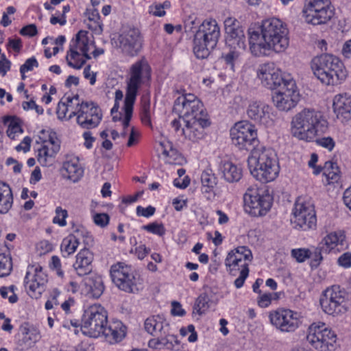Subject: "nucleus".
I'll return each mask as SVG.
<instances>
[{
	"label": "nucleus",
	"mask_w": 351,
	"mask_h": 351,
	"mask_svg": "<svg viewBox=\"0 0 351 351\" xmlns=\"http://www.w3.org/2000/svg\"><path fill=\"white\" fill-rule=\"evenodd\" d=\"M221 59L224 62L226 69L232 72L235 71V69L239 67L241 63V53L234 47L233 49H230L228 52L224 53Z\"/></svg>",
	"instance_id": "nucleus-40"
},
{
	"label": "nucleus",
	"mask_w": 351,
	"mask_h": 351,
	"mask_svg": "<svg viewBox=\"0 0 351 351\" xmlns=\"http://www.w3.org/2000/svg\"><path fill=\"white\" fill-rule=\"evenodd\" d=\"M337 263L339 266L343 267L344 268L351 267V253L345 252L343 254H341L339 257Z\"/></svg>",
	"instance_id": "nucleus-58"
},
{
	"label": "nucleus",
	"mask_w": 351,
	"mask_h": 351,
	"mask_svg": "<svg viewBox=\"0 0 351 351\" xmlns=\"http://www.w3.org/2000/svg\"><path fill=\"white\" fill-rule=\"evenodd\" d=\"M309 248L293 249L291 252V256L295 258L297 262L303 263L308 258Z\"/></svg>",
	"instance_id": "nucleus-50"
},
{
	"label": "nucleus",
	"mask_w": 351,
	"mask_h": 351,
	"mask_svg": "<svg viewBox=\"0 0 351 351\" xmlns=\"http://www.w3.org/2000/svg\"><path fill=\"white\" fill-rule=\"evenodd\" d=\"M145 329L155 337L148 341V346L150 348L180 350V342L178 337L171 333L169 324L162 316L155 315L148 317L145 322Z\"/></svg>",
	"instance_id": "nucleus-6"
},
{
	"label": "nucleus",
	"mask_w": 351,
	"mask_h": 351,
	"mask_svg": "<svg viewBox=\"0 0 351 351\" xmlns=\"http://www.w3.org/2000/svg\"><path fill=\"white\" fill-rule=\"evenodd\" d=\"M225 33L226 35V42L229 45H236L240 49H245V34L241 23L226 24Z\"/></svg>",
	"instance_id": "nucleus-33"
},
{
	"label": "nucleus",
	"mask_w": 351,
	"mask_h": 351,
	"mask_svg": "<svg viewBox=\"0 0 351 351\" xmlns=\"http://www.w3.org/2000/svg\"><path fill=\"white\" fill-rule=\"evenodd\" d=\"M173 111L184 121L207 116L202 103L193 94L179 96L174 102Z\"/></svg>",
	"instance_id": "nucleus-16"
},
{
	"label": "nucleus",
	"mask_w": 351,
	"mask_h": 351,
	"mask_svg": "<svg viewBox=\"0 0 351 351\" xmlns=\"http://www.w3.org/2000/svg\"><path fill=\"white\" fill-rule=\"evenodd\" d=\"M110 217L106 213H97L93 217L94 222L100 227H104L109 223Z\"/></svg>",
	"instance_id": "nucleus-54"
},
{
	"label": "nucleus",
	"mask_w": 351,
	"mask_h": 351,
	"mask_svg": "<svg viewBox=\"0 0 351 351\" xmlns=\"http://www.w3.org/2000/svg\"><path fill=\"white\" fill-rule=\"evenodd\" d=\"M217 23H201L193 39V53L198 59H205L215 48L220 37Z\"/></svg>",
	"instance_id": "nucleus-8"
},
{
	"label": "nucleus",
	"mask_w": 351,
	"mask_h": 351,
	"mask_svg": "<svg viewBox=\"0 0 351 351\" xmlns=\"http://www.w3.org/2000/svg\"><path fill=\"white\" fill-rule=\"evenodd\" d=\"M328 130V122L323 112L306 108L294 115L291 121V134L298 140L313 142Z\"/></svg>",
	"instance_id": "nucleus-2"
},
{
	"label": "nucleus",
	"mask_w": 351,
	"mask_h": 351,
	"mask_svg": "<svg viewBox=\"0 0 351 351\" xmlns=\"http://www.w3.org/2000/svg\"><path fill=\"white\" fill-rule=\"evenodd\" d=\"M287 77L285 80V84L278 88L272 96L275 106L279 110L285 112L296 106L299 96L295 81L293 77Z\"/></svg>",
	"instance_id": "nucleus-17"
},
{
	"label": "nucleus",
	"mask_w": 351,
	"mask_h": 351,
	"mask_svg": "<svg viewBox=\"0 0 351 351\" xmlns=\"http://www.w3.org/2000/svg\"><path fill=\"white\" fill-rule=\"evenodd\" d=\"M317 145L328 149L329 151L332 150L335 145V141L331 137H324L316 139Z\"/></svg>",
	"instance_id": "nucleus-55"
},
{
	"label": "nucleus",
	"mask_w": 351,
	"mask_h": 351,
	"mask_svg": "<svg viewBox=\"0 0 351 351\" xmlns=\"http://www.w3.org/2000/svg\"><path fill=\"white\" fill-rule=\"evenodd\" d=\"M152 77V69L145 58H141L133 63L128 71L126 78V93L124 99L125 110L124 126L128 125L133 113V108L138 90L143 85L148 83Z\"/></svg>",
	"instance_id": "nucleus-3"
},
{
	"label": "nucleus",
	"mask_w": 351,
	"mask_h": 351,
	"mask_svg": "<svg viewBox=\"0 0 351 351\" xmlns=\"http://www.w3.org/2000/svg\"><path fill=\"white\" fill-rule=\"evenodd\" d=\"M112 282L121 290L128 293H136L142 289L141 280L136 276L132 267L119 262L110 267Z\"/></svg>",
	"instance_id": "nucleus-10"
},
{
	"label": "nucleus",
	"mask_w": 351,
	"mask_h": 351,
	"mask_svg": "<svg viewBox=\"0 0 351 351\" xmlns=\"http://www.w3.org/2000/svg\"><path fill=\"white\" fill-rule=\"evenodd\" d=\"M287 23H251L247 29L250 50L256 57L285 51L289 45Z\"/></svg>",
	"instance_id": "nucleus-1"
},
{
	"label": "nucleus",
	"mask_w": 351,
	"mask_h": 351,
	"mask_svg": "<svg viewBox=\"0 0 351 351\" xmlns=\"http://www.w3.org/2000/svg\"><path fill=\"white\" fill-rule=\"evenodd\" d=\"M23 132L20 124L14 119H11L6 131L7 135L11 139H15L16 136Z\"/></svg>",
	"instance_id": "nucleus-48"
},
{
	"label": "nucleus",
	"mask_w": 351,
	"mask_h": 351,
	"mask_svg": "<svg viewBox=\"0 0 351 351\" xmlns=\"http://www.w3.org/2000/svg\"><path fill=\"white\" fill-rule=\"evenodd\" d=\"M171 314L174 316L182 317L186 314V311L182 308L180 302L173 301L171 303Z\"/></svg>",
	"instance_id": "nucleus-64"
},
{
	"label": "nucleus",
	"mask_w": 351,
	"mask_h": 351,
	"mask_svg": "<svg viewBox=\"0 0 351 351\" xmlns=\"http://www.w3.org/2000/svg\"><path fill=\"white\" fill-rule=\"evenodd\" d=\"M141 228L158 237H163L166 233V228H165V226L162 223H158V221H154L143 226Z\"/></svg>",
	"instance_id": "nucleus-47"
},
{
	"label": "nucleus",
	"mask_w": 351,
	"mask_h": 351,
	"mask_svg": "<svg viewBox=\"0 0 351 351\" xmlns=\"http://www.w3.org/2000/svg\"><path fill=\"white\" fill-rule=\"evenodd\" d=\"M106 341L111 344L121 341L126 335V327L122 322L115 319L108 322L102 331Z\"/></svg>",
	"instance_id": "nucleus-29"
},
{
	"label": "nucleus",
	"mask_w": 351,
	"mask_h": 351,
	"mask_svg": "<svg viewBox=\"0 0 351 351\" xmlns=\"http://www.w3.org/2000/svg\"><path fill=\"white\" fill-rule=\"evenodd\" d=\"M243 199L247 210L257 217L265 215L270 210L273 199L267 190L249 188Z\"/></svg>",
	"instance_id": "nucleus-14"
},
{
	"label": "nucleus",
	"mask_w": 351,
	"mask_h": 351,
	"mask_svg": "<svg viewBox=\"0 0 351 351\" xmlns=\"http://www.w3.org/2000/svg\"><path fill=\"white\" fill-rule=\"evenodd\" d=\"M150 117V103L149 101L143 102L141 107V119L145 123H149Z\"/></svg>",
	"instance_id": "nucleus-59"
},
{
	"label": "nucleus",
	"mask_w": 351,
	"mask_h": 351,
	"mask_svg": "<svg viewBox=\"0 0 351 351\" xmlns=\"http://www.w3.org/2000/svg\"><path fill=\"white\" fill-rule=\"evenodd\" d=\"M111 43L123 56L134 57L142 49L143 37L138 29L130 23H125L119 33L113 34Z\"/></svg>",
	"instance_id": "nucleus-7"
},
{
	"label": "nucleus",
	"mask_w": 351,
	"mask_h": 351,
	"mask_svg": "<svg viewBox=\"0 0 351 351\" xmlns=\"http://www.w3.org/2000/svg\"><path fill=\"white\" fill-rule=\"evenodd\" d=\"M185 122V126L182 129V133L189 140L195 142L204 136V129L210 125L207 116L190 119Z\"/></svg>",
	"instance_id": "nucleus-28"
},
{
	"label": "nucleus",
	"mask_w": 351,
	"mask_h": 351,
	"mask_svg": "<svg viewBox=\"0 0 351 351\" xmlns=\"http://www.w3.org/2000/svg\"><path fill=\"white\" fill-rule=\"evenodd\" d=\"M247 165L252 176L261 182L274 180L280 171L275 152L262 146L252 150L247 158Z\"/></svg>",
	"instance_id": "nucleus-4"
},
{
	"label": "nucleus",
	"mask_w": 351,
	"mask_h": 351,
	"mask_svg": "<svg viewBox=\"0 0 351 351\" xmlns=\"http://www.w3.org/2000/svg\"><path fill=\"white\" fill-rule=\"evenodd\" d=\"M93 259L94 255L88 248L85 247L77 253L73 268L79 276H84L91 273Z\"/></svg>",
	"instance_id": "nucleus-32"
},
{
	"label": "nucleus",
	"mask_w": 351,
	"mask_h": 351,
	"mask_svg": "<svg viewBox=\"0 0 351 351\" xmlns=\"http://www.w3.org/2000/svg\"><path fill=\"white\" fill-rule=\"evenodd\" d=\"M336 334L323 322H314L307 330L306 340L315 349L326 351L336 342Z\"/></svg>",
	"instance_id": "nucleus-15"
},
{
	"label": "nucleus",
	"mask_w": 351,
	"mask_h": 351,
	"mask_svg": "<svg viewBox=\"0 0 351 351\" xmlns=\"http://www.w3.org/2000/svg\"><path fill=\"white\" fill-rule=\"evenodd\" d=\"M22 106L25 110H28L29 109H35L38 114H42L44 112L43 108L37 105L34 100H30L29 101H23Z\"/></svg>",
	"instance_id": "nucleus-62"
},
{
	"label": "nucleus",
	"mask_w": 351,
	"mask_h": 351,
	"mask_svg": "<svg viewBox=\"0 0 351 351\" xmlns=\"http://www.w3.org/2000/svg\"><path fill=\"white\" fill-rule=\"evenodd\" d=\"M156 209L152 206H149L146 208H143L141 206H138L136 208V215L138 216H143L145 217H150L155 213Z\"/></svg>",
	"instance_id": "nucleus-56"
},
{
	"label": "nucleus",
	"mask_w": 351,
	"mask_h": 351,
	"mask_svg": "<svg viewBox=\"0 0 351 351\" xmlns=\"http://www.w3.org/2000/svg\"><path fill=\"white\" fill-rule=\"evenodd\" d=\"M87 293L90 297L99 298L104 292V286L102 279L97 275H91L84 279Z\"/></svg>",
	"instance_id": "nucleus-36"
},
{
	"label": "nucleus",
	"mask_w": 351,
	"mask_h": 351,
	"mask_svg": "<svg viewBox=\"0 0 351 351\" xmlns=\"http://www.w3.org/2000/svg\"><path fill=\"white\" fill-rule=\"evenodd\" d=\"M308 258L311 259L310 266L312 269L317 268L323 260L322 252H324V247L318 245L317 247L309 248Z\"/></svg>",
	"instance_id": "nucleus-45"
},
{
	"label": "nucleus",
	"mask_w": 351,
	"mask_h": 351,
	"mask_svg": "<svg viewBox=\"0 0 351 351\" xmlns=\"http://www.w3.org/2000/svg\"><path fill=\"white\" fill-rule=\"evenodd\" d=\"M342 241L343 235L334 232L327 234L319 245L324 247L325 253H329L335 250L339 244H341Z\"/></svg>",
	"instance_id": "nucleus-42"
},
{
	"label": "nucleus",
	"mask_w": 351,
	"mask_h": 351,
	"mask_svg": "<svg viewBox=\"0 0 351 351\" xmlns=\"http://www.w3.org/2000/svg\"><path fill=\"white\" fill-rule=\"evenodd\" d=\"M347 292L339 285L326 289L319 299L323 311L330 315H338L346 312Z\"/></svg>",
	"instance_id": "nucleus-11"
},
{
	"label": "nucleus",
	"mask_w": 351,
	"mask_h": 351,
	"mask_svg": "<svg viewBox=\"0 0 351 351\" xmlns=\"http://www.w3.org/2000/svg\"><path fill=\"white\" fill-rule=\"evenodd\" d=\"M12 269V263L10 254L0 252V277L9 275Z\"/></svg>",
	"instance_id": "nucleus-46"
},
{
	"label": "nucleus",
	"mask_w": 351,
	"mask_h": 351,
	"mask_svg": "<svg viewBox=\"0 0 351 351\" xmlns=\"http://www.w3.org/2000/svg\"><path fill=\"white\" fill-rule=\"evenodd\" d=\"M62 174L64 178L73 182L79 181L84 175V169L80 163L78 157L67 155L62 166Z\"/></svg>",
	"instance_id": "nucleus-30"
},
{
	"label": "nucleus",
	"mask_w": 351,
	"mask_h": 351,
	"mask_svg": "<svg viewBox=\"0 0 351 351\" xmlns=\"http://www.w3.org/2000/svg\"><path fill=\"white\" fill-rule=\"evenodd\" d=\"M102 119L99 107L92 101H82V107L78 111L77 123L83 129L96 128Z\"/></svg>",
	"instance_id": "nucleus-24"
},
{
	"label": "nucleus",
	"mask_w": 351,
	"mask_h": 351,
	"mask_svg": "<svg viewBox=\"0 0 351 351\" xmlns=\"http://www.w3.org/2000/svg\"><path fill=\"white\" fill-rule=\"evenodd\" d=\"M82 101L76 95L73 97L64 96L59 101L56 114L59 119H71L73 117H77L78 111L82 107Z\"/></svg>",
	"instance_id": "nucleus-27"
},
{
	"label": "nucleus",
	"mask_w": 351,
	"mask_h": 351,
	"mask_svg": "<svg viewBox=\"0 0 351 351\" xmlns=\"http://www.w3.org/2000/svg\"><path fill=\"white\" fill-rule=\"evenodd\" d=\"M78 245L79 244L77 243V241H75L73 237H70L68 235L63 239L60 245V250L62 256L67 257L73 254L77 250Z\"/></svg>",
	"instance_id": "nucleus-43"
},
{
	"label": "nucleus",
	"mask_w": 351,
	"mask_h": 351,
	"mask_svg": "<svg viewBox=\"0 0 351 351\" xmlns=\"http://www.w3.org/2000/svg\"><path fill=\"white\" fill-rule=\"evenodd\" d=\"M335 14V8L330 0H311L302 10L306 22H312L314 19L318 22H328Z\"/></svg>",
	"instance_id": "nucleus-20"
},
{
	"label": "nucleus",
	"mask_w": 351,
	"mask_h": 351,
	"mask_svg": "<svg viewBox=\"0 0 351 351\" xmlns=\"http://www.w3.org/2000/svg\"><path fill=\"white\" fill-rule=\"evenodd\" d=\"M0 294L2 298H8L9 302L12 304L17 301V296L14 292V286L1 287Z\"/></svg>",
	"instance_id": "nucleus-52"
},
{
	"label": "nucleus",
	"mask_w": 351,
	"mask_h": 351,
	"mask_svg": "<svg viewBox=\"0 0 351 351\" xmlns=\"http://www.w3.org/2000/svg\"><path fill=\"white\" fill-rule=\"evenodd\" d=\"M13 204V195L10 186L0 182V213H7Z\"/></svg>",
	"instance_id": "nucleus-37"
},
{
	"label": "nucleus",
	"mask_w": 351,
	"mask_h": 351,
	"mask_svg": "<svg viewBox=\"0 0 351 351\" xmlns=\"http://www.w3.org/2000/svg\"><path fill=\"white\" fill-rule=\"evenodd\" d=\"M239 273V277L234 282V285L237 289H240L243 286L245 280L249 275V269H243Z\"/></svg>",
	"instance_id": "nucleus-61"
},
{
	"label": "nucleus",
	"mask_w": 351,
	"mask_h": 351,
	"mask_svg": "<svg viewBox=\"0 0 351 351\" xmlns=\"http://www.w3.org/2000/svg\"><path fill=\"white\" fill-rule=\"evenodd\" d=\"M67 216L68 214L66 210L62 209L60 206L57 207L56 208V216L53 219V222L58 224L60 226H65L66 224L65 219Z\"/></svg>",
	"instance_id": "nucleus-51"
},
{
	"label": "nucleus",
	"mask_w": 351,
	"mask_h": 351,
	"mask_svg": "<svg viewBox=\"0 0 351 351\" xmlns=\"http://www.w3.org/2000/svg\"><path fill=\"white\" fill-rule=\"evenodd\" d=\"M32 138L29 136H25L21 143L16 147L17 152L23 151L26 153L30 150Z\"/></svg>",
	"instance_id": "nucleus-63"
},
{
	"label": "nucleus",
	"mask_w": 351,
	"mask_h": 351,
	"mask_svg": "<svg viewBox=\"0 0 351 351\" xmlns=\"http://www.w3.org/2000/svg\"><path fill=\"white\" fill-rule=\"evenodd\" d=\"M252 260V254L250 249L245 246H239L228 252L225 265L227 271L232 276L245 269Z\"/></svg>",
	"instance_id": "nucleus-23"
},
{
	"label": "nucleus",
	"mask_w": 351,
	"mask_h": 351,
	"mask_svg": "<svg viewBox=\"0 0 351 351\" xmlns=\"http://www.w3.org/2000/svg\"><path fill=\"white\" fill-rule=\"evenodd\" d=\"M40 339V332L34 328H21L18 346L21 350L32 348Z\"/></svg>",
	"instance_id": "nucleus-34"
},
{
	"label": "nucleus",
	"mask_w": 351,
	"mask_h": 351,
	"mask_svg": "<svg viewBox=\"0 0 351 351\" xmlns=\"http://www.w3.org/2000/svg\"><path fill=\"white\" fill-rule=\"evenodd\" d=\"M47 281V275L41 266L28 267L24 278V285L31 298H39L45 290Z\"/></svg>",
	"instance_id": "nucleus-21"
},
{
	"label": "nucleus",
	"mask_w": 351,
	"mask_h": 351,
	"mask_svg": "<svg viewBox=\"0 0 351 351\" xmlns=\"http://www.w3.org/2000/svg\"><path fill=\"white\" fill-rule=\"evenodd\" d=\"M70 237H73L77 243L82 241L85 245L90 246L93 244V238L90 233L82 225L73 224L71 228V233L69 234Z\"/></svg>",
	"instance_id": "nucleus-38"
},
{
	"label": "nucleus",
	"mask_w": 351,
	"mask_h": 351,
	"mask_svg": "<svg viewBox=\"0 0 351 351\" xmlns=\"http://www.w3.org/2000/svg\"><path fill=\"white\" fill-rule=\"evenodd\" d=\"M232 143L239 149H257L258 144L255 126L247 121L237 122L230 130Z\"/></svg>",
	"instance_id": "nucleus-13"
},
{
	"label": "nucleus",
	"mask_w": 351,
	"mask_h": 351,
	"mask_svg": "<svg viewBox=\"0 0 351 351\" xmlns=\"http://www.w3.org/2000/svg\"><path fill=\"white\" fill-rule=\"evenodd\" d=\"M86 31H80L76 35L75 48H70L67 53L66 60L69 66L79 69L82 67L87 60L91 58L90 56V48L93 43H89Z\"/></svg>",
	"instance_id": "nucleus-18"
},
{
	"label": "nucleus",
	"mask_w": 351,
	"mask_h": 351,
	"mask_svg": "<svg viewBox=\"0 0 351 351\" xmlns=\"http://www.w3.org/2000/svg\"><path fill=\"white\" fill-rule=\"evenodd\" d=\"M50 267L52 270L60 278L64 277V271L62 269L60 259L57 256H53L51 258Z\"/></svg>",
	"instance_id": "nucleus-53"
},
{
	"label": "nucleus",
	"mask_w": 351,
	"mask_h": 351,
	"mask_svg": "<svg viewBox=\"0 0 351 351\" xmlns=\"http://www.w3.org/2000/svg\"><path fill=\"white\" fill-rule=\"evenodd\" d=\"M323 176L328 184L337 182L340 178V170L337 163L327 161L323 167Z\"/></svg>",
	"instance_id": "nucleus-41"
},
{
	"label": "nucleus",
	"mask_w": 351,
	"mask_h": 351,
	"mask_svg": "<svg viewBox=\"0 0 351 351\" xmlns=\"http://www.w3.org/2000/svg\"><path fill=\"white\" fill-rule=\"evenodd\" d=\"M256 75L261 84L269 90L277 89L285 84V80H287V77H292L290 74L282 73L272 62L260 64Z\"/></svg>",
	"instance_id": "nucleus-22"
},
{
	"label": "nucleus",
	"mask_w": 351,
	"mask_h": 351,
	"mask_svg": "<svg viewBox=\"0 0 351 351\" xmlns=\"http://www.w3.org/2000/svg\"><path fill=\"white\" fill-rule=\"evenodd\" d=\"M123 93L120 89L116 90L114 93V104L111 109V114L113 115L114 113H117L119 109V102L123 99Z\"/></svg>",
	"instance_id": "nucleus-60"
},
{
	"label": "nucleus",
	"mask_w": 351,
	"mask_h": 351,
	"mask_svg": "<svg viewBox=\"0 0 351 351\" xmlns=\"http://www.w3.org/2000/svg\"><path fill=\"white\" fill-rule=\"evenodd\" d=\"M273 108L261 101H253L248 105L247 117L256 123L268 127L272 125L274 120Z\"/></svg>",
	"instance_id": "nucleus-25"
},
{
	"label": "nucleus",
	"mask_w": 351,
	"mask_h": 351,
	"mask_svg": "<svg viewBox=\"0 0 351 351\" xmlns=\"http://www.w3.org/2000/svg\"><path fill=\"white\" fill-rule=\"evenodd\" d=\"M210 300L207 293H203L200 294L195 301L193 313H197L199 315L204 314L210 307Z\"/></svg>",
	"instance_id": "nucleus-44"
},
{
	"label": "nucleus",
	"mask_w": 351,
	"mask_h": 351,
	"mask_svg": "<svg viewBox=\"0 0 351 351\" xmlns=\"http://www.w3.org/2000/svg\"><path fill=\"white\" fill-rule=\"evenodd\" d=\"M85 14L90 22H98L100 19V14L97 8H87Z\"/></svg>",
	"instance_id": "nucleus-57"
},
{
	"label": "nucleus",
	"mask_w": 351,
	"mask_h": 351,
	"mask_svg": "<svg viewBox=\"0 0 351 351\" xmlns=\"http://www.w3.org/2000/svg\"><path fill=\"white\" fill-rule=\"evenodd\" d=\"M202 191L207 195V199H210L215 196L214 189L217 183V179L212 170L207 169L204 170L201 175Z\"/></svg>",
	"instance_id": "nucleus-35"
},
{
	"label": "nucleus",
	"mask_w": 351,
	"mask_h": 351,
	"mask_svg": "<svg viewBox=\"0 0 351 351\" xmlns=\"http://www.w3.org/2000/svg\"><path fill=\"white\" fill-rule=\"evenodd\" d=\"M271 324L281 332H293L300 326L298 313L289 308H278L269 313Z\"/></svg>",
	"instance_id": "nucleus-19"
},
{
	"label": "nucleus",
	"mask_w": 351,
	"mask_h": 351,
	"mask_svg": "<svg viewBox=\"0 0 351 351\" xmlns=\"http://www.w3.org/2000/svg\"><path fill=\"white\" fill-rule=\"evenodd\" d=\"M223 178L228 182L239 181L242 176L241 169L231 162H225L221 167Z\"/></svg>",
	"instance_id": "nucleus-39"
},
{
	"label": "nucleus",
	"mask_w": 351,
	"mask_h": 351,
	"mask_svg": "<svg viewBox=\"0 0 351 351\" xmlns=\"http://www.w3.org/2000/svg\"><path fill=\"white\" fill-rule=\"evenodd\" d=\"M333 110L337 119L342 122L351 120V96L348 94L337 95L333 99Z\"/></svg>",
	"instance_id": "nucleus-31"
},
{
	"label": "nucleus",
	"mask_w": 351,
	"mask_h": 351,
	"mask_svg": "<svg viewBox=\"0 0 351 351\" xmlns=\"http://www.w3.org/2000/svg\"><path fill=\"white\" fill-rule=\"evenodd\" d=\"M38 66V62L34 57H32L26 60L25 63L20 67V73L21 74V78L25 80L26 76L25 73L28 71L33 70L34 67Z\"/></svg>",
	"instance_id": "nucleus-49"
},
{
	"label": "nucleus",
	"mask_w": 351,
	"mask_h": 351,
	"mask_svg": "<svg viewBox=\"0 0 351 351\" xmlns=\"http://www.w3.org/2000/svg\"><path fill=\"white\" fill-rule=\"evenodd\" d=\"M311 69L315 76L326 85H337L347 76L343 62L330 53L315 57L311 61Z\"/></svg>",
	"instance_id": "nucleus-5"
},
{
	"label": "nucleus",
	"mask_w": 351,
	"mask_h": 351,
	"mask_svg": "<svg viewBox=\"0 0 351 351\" xmlns=\"http://www.w3.org/2000/svg\"><path fill=\"white\" fill-rule=\"evenodd\" d=\"M36 149V159L42 167L51 166L55 160L56 156L60 151V144L51 136L48 140L38 143Z\"/></svg>",
	"instance_id": "nucleus-26"
},
{
	"label": "nucleus",
	"mask_w": 351,
	"mask_h": 351,
	"mask_svg": "<svg viewBox=\"0 0 351 351\" xmlns=\"http://www.w3.org/2000/svg\"><path fill=\"white\" fill-rule=\"evenodd\" d=\"M107 322V311L100 304H95L85 311L81 330L85 335L97 338L101 336Z\"/></svg>",
	"instance_id": "nucleus-9"
},
{
	"label": "nucleus",
	"mask_w": 351,
	"mask_h": 351,
	"mask_svg": "<svg viewBox=\"0 0 351 351\" xmlns=\"http://www.w3.org/2000/svg\"><path fill=\"white\" fill-rule=\"evenodd\" d=\"M291 223L298 230L306 231L314 228L317 217L313 205L302 198H298L292 209Z\"/></svg>",
	"instance_id": "nucleus-12"
}]
</instances>
